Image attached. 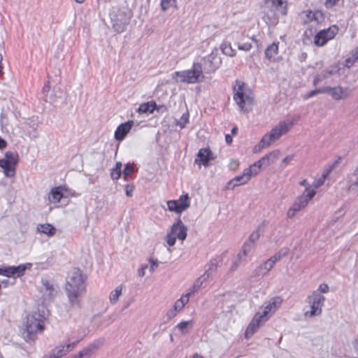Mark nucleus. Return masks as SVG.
I'll return each instance as SVG.
<instances>
[{"label":"nucleus","mask_w":358,"mask_h":358,"mask_svg":"<svg viewBox=\"0 0 358 358\" xmlns=\"http://www.w3.org/2000/svg\"><path fill=\"white\" fill-rule=\"evenodd\" d=\"M64 289L70 305L78 307L86 292L85 278L79 268H73L69 271Z\"/></svg>","instance_id":"1"},{"label":"nucleus","mask_w":358,"mask_h":358,"mask_svg":"<svg viewBox=\"0 0 358 358\" xmlns=\"http://www.w3.org/2000/svg\"><path fill=\"white\" fill-rule=\"evenodd\" d=\"M45 316L39 311H34L27 316L23 324V336L27 341H34L36 335L43 331Z\"/></svg>","instance_id":"2"},{"label":"nucleus","mask_w":358,"mask_h":358,"mask_svg":"<svg viewBox=\"0 0 358 358\" xmlns=\"http://www.w3.org/2000/svg\"><path fill=\"white\" fill-rule=\"evenodd\" d=\"M172 78L177 83H196L203 78L202 64L194 63L192 69L182 71H176L172 74Z\"/></svg>","instance_id":"3"},{"label":"nucleus","mask_w":358,"mask_h":358,"mask_svg":"<svg viewBox=\"0 0 358 358\" xmlns=\"http://www.w3.org/2000/svg\"><path fill=\"white\" fill-rule=\"evenodd\" d=\"M234 99L241 110L248 112L253 104L252 91L244 83L234 87Z\"/></svg>","instance_id":"4"},{"label":"nucleus","mask_w":358,"mask_h":358,"mask_svg":"<svg viewBox=\"0 0 358 358\" xmlns=\"http://www.w3.org/2000/svg\"><path fill=\"white\" fill-rule=\"evenodd\" d=\"M110 16L113 27L117 33H122L125 30L131 17L130 12L118 8H113Z\"/></svg>","instance_id":"5"},{"label":"nucleus","mask_w":358,"mask_h":358,"mask_svg":"<svg viewBox=\"0 0 358 358\" xmlns=\"http://www.w3.org/2000/svg\"><path fill=\"white\" fill-rule=\"evenodd\" d=\"M325 297L317 291L312 292L306 298V301L310 307V310H306L304 315L307 317L318 316L322 313Z\"/></svg>","instance_id":"6"},{"label":"nucleus","mask_w":358,"mask_h":358,"mask_svg":"<svg viewBox=\"0 0 358 358\" xmlns=\"http://www.w3.org/2000/svg\"><path fill=\"white\" fill-rule=\"evenodd\" d=\"M187 228L182 223L180 219L173 223L171 231L166 235V240L169 246H173L176 243V238L183 241L187 237Z\"/></svg>","instance_id":"7"},{"label":"nucleus","mask_w":358,"mask_h":358,"mask_svg":"<svg viewBox=\"0 0 358 358\" xmlns=\"http://www.w3.org/2000/svg\"><path fill=\"white\" fill-rule=\"evenodd\" d=\"M58 286L54 280L48 278L41 279L39 292L43 301H50L57 294Z\"/></svg>","instance_id":"8"},{"label":"nucleus","mask_w":358,"mask_h":358,"mask_svg":"<svg viewBox=\"0 0 358 358\" xmlns=\"http://www.w3.org/2000/svg\"><path fill=\"white\" fill-rule=\"evenodd\" d=\"M292 125L293 123L292 122H280L264 136L269 144L271 145L274 141L278 140L282 135L287 134L290 130Z\"/></svg>","instance_id":"9"},{"label":"nucleus","mask_w":358,"mask_h":358,"mask_svg":"<svg viewBox=\"0 0 358 358\" xmlns=\"http://www.w3.org/2000/svg\"><path fill=\"white\" fill-rule=\"evenodd\" d=\"M222 59L217 49L215 48L210 55L203 59V69L206 73L215 72L221 65Z\"/></svg>","instance_id":"10"},{"label":"nucleus","mask_w":358,"mask_h":358,"mask_svg":"<svg viewBox=\"0 0 358 358\" xmlns=\"http://www.w3.org/2000/svg\"><path fill=\"white\" fill-rule=\"evenodd\" d=\"M261 236L260 227L253 231L248 240L244 243L241 251L238 254L237 257L240 261H244L243 257L248 256L255 248V243Z\"/></svg>","instance_id":"11"},{"label":"nucleus","mask_w":358,"mask_h":358,"mask_svg":"<svg viewBox=\"0 0 358 358\" xmlns=\"http://www.w3.org/2000/svg\"><path fill=\"white\" fill-rule=\"evenodd\" d=\"M338 33V28L336 26L331 27L320 31L314 37V44L316 46L322 47L329 41L333 39Z\"/></svg>","instance_id":"12"},{"label":"nucleus","mask_w":358,"mask_h":358,"mask_svg":"<svg viewBox=\"0 0 358 358\" xmlns=\"http://www.w3.org/2000/svg\"><path fill=\"white\" fill-rule=\"evenodd\" d=\"M190 206L189 197L187 194L181 195L178 200L167 201L168 209L170 211L181 213Z\"/></svg>","instance_id":"13"},{"label":"nucleus","mask_w":358,"mask_h":358,"mask_svg":"<svg viewBox=\"0 0 358 358\" xmlns=\"http://www.w3.org/2000/svg\"><path fill=\"white\" fill-rule=\"evenodd\" d=\"M268 320L267 317L264 316L261 312H257L246 329L245 337L250 338Z\"/></svg>","instance_id":"14"},{"label":"nucleus","mask_w":358,"mask_h":358,"mask_svg":"<svg viewBox=\"0 0 358 358\" xmlns=\"http://www.w3.org/2000/svg\"><path fill=\"white\" fill-rule=\"evenodd\" d=\"M279 154V150H274L264 155L257 162L250 165L254 170V173L257 174L259 172L262 166H268L271 164L275 162L277 160Z\"/></svg>","instance_id":"15"},{"label":"nucleus","mask_w":358,"mask_h":358,"mask_svg":"<svg viewBox=\"0 0 358 358\" xmlns=\"http://www.w3.org/2000/svg\"><path fill=\"white\" fill-rule=\"evenodd\" d=\"M31 264H20L17 266H8L0 268V274L6 277L18 278L24 275L27 268H30Z\"/></svg>","instance_id":"16"},{"label":"nucleus","mask_w":358,"mask_h":358,"mask_svg":"<svg viewBox=\"0 0 358 358\" xmlns=\"http://www.w3.org/2000/svg\"><path fill=\"white\" fill-rule=\"evenodd\" d=\"M299 17L301 23L306 24L309 23L314 22L315 24H320L323 22L324 17V15L320 11H312V10H305L300 13Z\"/></svg>","instance_id":"17"},{"label":"nucleus","mask_w":358,"mask_h":358,"mask_svg":"<svg viewBox=\"0 0 358 358\" xmlns=\"http://www.w3.org/2000/svg\"><path fill=\"white\" fill-rule=\"evenodd\" d=\"M256 175L252 166H250L248 168L245 169L241 175L236 176L230 180L228 185H231V189H234L238 185L245 184L250 180L252 176Z\"/></svg>","instance_id":"18"},{"label":"nucleus","mask_w":358,"mask_h":358,"mask_svg":"<svg viewBox=\"0 0 358 358\" xmlns=\"http://www.w3.org/2000/svg\"><path fill=\"white\" fill-rule=\"evenodd\" d=\"M282 303V299L280 296L273 297L266 303L263 312L261 313L269 319L280 307Z\"/></svg>","instance_id":"19"},{"label":"nucleus","mask_w":358,"mask_h":358,"mask_svg":"<svg viewBox=\"0 0 358 358\" xmlns=\"http://www.w3.org/2000/svg\"><path fill=\"white\" fill-rule=\"evenodd\" d=\"M78 343V341H75L71 343L58 345L55 347L48 355L50 358L62 357L69 352L72 350L76 347Z\"/></svg>","instance_id":"20"},{"label":"nucleus","mask_w":358,"mask_h":358,"mask_svg":"<svg viewBox=\"0 0 358 358\" xmlns=\"http://www.w3.org/2000/svg\"><path fill=\"white\" fill-rule=\"evenodd\" d=\"M104 343V338H99L94 341L92 343L87 345L79 352L83 358H90L95 352L103 345Z\"/></svg>","instance_id":"21"},{"label":"nucleus","mask_w":358,"mask_h":358,"mask_svg":"<svg viewBox=\"0 0 358 358\" xmlns=\"http://www.w3.org/2000/svg\"><path fill=\"white\" fill-rule=\"evenodd\" d=\"M352 90L350 87L341 86L331 87L330 95L334 100L344 99L350 96Z\"/></svg>","instance_id":"22"},{"label":"nucleus","mask_w":358,"mask_h":358,"mask_svg":"<svg viewBox=\"0 0 358 358\" xmlns=\"http://www.w3.org/2000/svg\"><path fill=\"white\" fill-rule=\"evenodd\" d=\"M134 125V122L130 120L119 125L115 132V138L117 141H122L129 132Z\"/></svg>","instance_id":"23"},{"label":"nucleus","mask_w":358,"mask_h":358,"mask_svg":"<svg viewBox=\"0 0 358 358\" xmlns=\"http://www.w3.org/2000/svg\"><path fill=\"white\" fill-rule=\"evenodd\" d=\"M212 152L209 148H201L199 150L197 157L195 159V163L205 166L208 165L209 161L212 159Z\"/></svg>","instance_id":"24"},{"label":"nucleus","mask_w":358,"mask_h":358,"mask_svg":"<svg viewBox=\"0 0 358 358\" xmlns=\"http://www.w3.org/2000/svg\"><path fill=\"white\" fill-rule=\"evenodd\" d=\"M264 18L268 25H274L277 24L278 17L281 15V13H279L278 9L275 7L269 6L268 10L264 11Z\"/></svg>","instance_id":"25"},{"label":"nucleus","mask_w":358,"mask_h":358,"mask_svg":"<svg viewBox=\"0 0 358 358\" xmlns=\"http://www.w3.org/2000/svg\"><path fill=\"white\" fill-rule=\"evenodd\" d=\"M307 205L306 204V201L303 200V198H297L296 201L292 204V206L289 208L287 213V215L288 217L292 218L295 216L297 212L300 211L301 209L305 208Z\"/></svg>","instance_id":"26"},{"label":"nucleus","mask_w":358,"mask_h":358,"mask_svg":"<svg viewBox=\"0 0 358 358\" xmlns=\"http://www.w3.org/2000/svg\"><path fill=\"white\" fill-rule=\"evenodd\" d=\"M265 56L270 61L278 59V43L273 42L265 50Z\"/></svg>","instance_id":"27"},{"label":"nucleus","mask_w":358,"mask_h":358,"mask_svg":"<svg viewBox=\"0 0 358 358\" xmlns=\"http://www.w3.org/2000/svg\"><path fill=\"white\" fill-rule=\"evenodd\" d=\"M273 266L274 265L267 259L255 269V274L256 276H264L273 268Z\"/></svg>","instance_id":"28"},{"label":"nucleus","mask_w":358,"mask_h":358,"mask_svg":"<svg viewBox=\"0 0 358 358\" xmlns=\"http://www.w3.org/2000/svg\"><path fill=\"white\" fill-rule=\"evenodd\" d=\"M37 232L43 234L48 236H53L56 233V229L50 224H39L36 227Z\"/></svg>","instance_id":"29"},{"label":"nucleus","mask_w":358,"mask_h":358,"mask_svg":"<svg viewBox=\"0 0 358 358\" xmlns=\"http://www.w3.org/2000/svg\"><path fill=\"white\" fill-rule=\"evenodd\" d=\"M63 198V194L62 192V187H57L51 189L48 195V200L52 203H58Z\"/></svg>","instance_id":"30"},{"label":"nucleus","mask_w":358,"mask_h":358,"mask_svg":"<svg viewBox=\"0 0 358 358\" xmlns=\"http://www.w3.org/2000/svg\"><path fill=\"white\" fill-rule=\"evenodd\" d=\"M266 3L268 6L275 7L278 9L281 15L284 16L287 14V5L282 0H268Z\"/></svg>","instance_id":"31"},{"label":"nucleus","mask_w":358,"mask_h":358,"mask_svg":"<svg viewBox=\"0 0 358 358\" xmlns=\"http://www.w3.org/2000/svg\"><path fill=\"white\" fill-rule=\"evenodd\" d=\"M0 167L3 169L4 174L6 177L13 178L15 176V166L7 162L3 159H0Z\"/></svg>","instance_id":"32"},{"label":"nucleus","mask_w":358,"mask_h":358,"mask_svg":"<svg viewBox=\"0 0 358 358\" xmlns=\"http://www.w3.org/2000/svg\"><path fill=\"white\" fill-rule=\"evenodd\" d=\"M208 273L207 274H203L201 276L198 278L194 282L192 287L191 289L190 292H192V294H194L195 292L199 290V289L201 287L203 283L206 282L208 280Z\"/></svg>","instance_id":"33"},{"label":"nucleus","mask_w":358,"mask_h":358,"mask_svg":"<svg viewBox=\"0 0 358 358\" xmlns=\"http://www.w3.org/2000/svg\"><path fill=\"white\" fill-rule=\"evenodd\" d=\"M122 292V285H118L115 289L112 291L109 296V300L111 304H115L119 297L121 296Z\"/></svg>","instance_id":"34"},{"label":"nucleus","mask_w":358,"mask_h":358,"mask_svg":"<svg viewBox=\"0 0 358 358\" xmlns=\"http://www.w3.org/2000/svg\"><path fill=\"white\" fill-rule=\"evenodd\" d=\"M315 188L306 187L303 193L299 198H303V200L306 201V204L307 205L308 201L315 195Z\"/></svg>","instance_id":"35"},{"label":"nucleus","mask_w":358,"mask_h":358,"mask_svg":"<svg viewBox=\"0 0 358 358\" xmlns=\"http://www.w3.org/2000/svg\"><path fill=\"white\" fill-rule=\"evenodd\" d=\"M220 49L223 54L229 57H234L236 55V50L232 48L229 43L224 42L220 46Z\"/></svg>","instance_id":"36"},{"label":"nucleus","mask_w":358,"mask_h":358,"mask_svg":"<svg viewBox=\"0 0 358 358\" xmlns=\"http://www.w3.org/2000/svg\"><path fill=\"white\" fill-rule=\"evenodd\" d=\"M331 170L332 167L330 166L328 169L324 171L322 175L318 179L315 180L313 183V187L315 189H317L324 183L327 177L328 176Z\"/></svg>","instance_id":"37"},{"label":"nucleus","mask_w":358,"mask_h":358,"mask_svg":"<svg viewBox=\"0 0 358 358\" xmlns=\"http://www.w3.org/2000/svg\"><path fill=\"white\" fill-rule=\"evenodd\" d=\"M339 71V68L336 65H332L325 69L322 73V78L327 79L330 78L331 76L338 73Z\"/></svg>","instance_id":"38"},{"label":"nucleus","mask_w":358,"mask_h":358,"mask_svg":"<svg viewBox=\"0 0 358 358\" xmlns=\"http://www.w3.org/2000/svg\"><path fill=\"white\" fill-rule=\"evenodd\" d=\"M218 266V260L217 259H211L207 264V269L203 274L208 273V278H210L211 273H215Z\"/></svg>","instance_id":"39"},{"label":"nucleus","mask_w":358,"mask_h":358,"mask_svg":"<svg viewBox=\"0 0 358 358\" xmlns=\"http://www.w3.org/2000/svg\"><path fill=\"white\" fill-rule=\"evenodd\" d=\"M155 103H144L139 106L138 111L141 113H152L155 110Z\"/></svg>","instance_id":"40"},{"label":"nucleus","mask_w":358,"mask_h":358,"mask_svg":"<svg viewBox=\"0 0 358 358\" xmlns=\"http://www.w3.org/2000/svg\"><path fill=\"white\" fill-rule=\"evenodd\" d=\"M3 159L15 166L18 161V155L17 154L13 153L12 152H7L5 154V158H3Z\"/></svg>","instance_id":"41"},{"label":"nucleus","mask_w":358,"mask_h":358,"mask_svg":"<svg viewBox=\"0 0 358 358\" xmlns=\"http://www.w3.org/2000/svg\"><path fill=\"white\" fill-rule=\"evenodd\" d=\"M271 145L269 143L266 141V139L263 136L261 139V141L259 142L257 145H256L253 148V152L254 153H258L262 151L265 148H267L270 146Z\"/></svg>","instance_id":"42"},{"label":"nucleus","mask_w":358,"mask_h":358,"mask_svg":"<svg viewBox=\"0 0 358 358\" xmlns=\"http://www.w3.org/2000/svg\"><path fill=\"white\" fill-rule=\"evenodd\" d=\"M122 163L120 162H117L115 164V168L112 170L110 176L113 180H118L122 173Z\"/></svg>","instance_id":"43"},{"label":"nucleus","mask_w":358,"mask_h":358,"mask_svg":"<svg viewBox=\"0 0 358 358\" xmlns=\"http://www.w3.org/2000/svg\"><path fill=\"white\" fill-rule=\"evenodd\" d=\"M188 121H189V113H185L182 114V115L180 117V120H176V124L179 126L180 127V129H183L185 127L186 124L188 122Z\"/></svg>","instance_id":"44"},{"label":"nucleus","mask_w":358,"mask_h":358,"mask_svg":"<svg viewBox=\"0 0 358 358\" xmlns=\"http://www.w3.org/2000/svg\"><path fill=\"white\" fill-rule=\"evenodd\" d=\"M176 0H161V8L163 11H166L169 8L174 6Z\"/></svg>","instance_id":"45"},{"label":"nucleus","mask_w":358,"mask_h":358,"mask_svg":"<svg viewBox=\"0 0 358 358\" xmlns=\"http://www.w3.org/2000/svg\"><path fill=\"white\" fill-rule=\"evenodd\" d=\"M351 57L346 59L347 65H352L354 62L358 60V46L352 51Z\"/></svg>","instance_id":"46"},{"label":"nucleus","mask_w":358,"mask_h":358,"mask_svg":"<svg viewBox=\"0 0 358 358\" xmlns=\"http://www.w3.org/2000/svg\"><path fill=\"white\" fill-rule=\"evenodd\" d=\"M134 171V166L131 164H127L123 171L124 178L126 180H128V177L130 176Z\"/></svg>","instance_id":"47"},{"label":"nucleus","mask_w":358,"mask_h":358,"mask_svg":"<svg viewBox=\"0 0 358 358\" xmlns=\"http://www.w3.org/2000/svg\"><path fill=\"white\" fill-rule=\"evenodd\" d=\"M193 324V321L192 320H189V321H182L181 322H180L179 324H178L177 325V327L183 333H186V328L187 327V326L189 324Z\"/></svg>","instance_id":"48"},{"label":"nucleus","mask_w":358,"mask_h":358,"mask_svg":"<svg viewBox=\"0 0 358 358\" xmlns=\"http://www.w3.org/2000/svg\"><path fill=\"white\" fill-rule=\"evenodd\" d=\"M192 295V292H189L188 293L183 294L180 299L177 300L182 306H185L189 301L190 296Z\"/></svg>","instance_id":"49"},{"label":"nucleus","mask_w":358,"mask_h":358,"mask_svg":"<svg viewBox=\"0 0 358 358\" xmlns=\"http://www.w3.org/2000/svg\"><path fill=\"white\" fill-rule=\"evenodd\" d=\"M149 262L150 263V266L149 271L152 273L158 267L159 262H158L157 259H154L152 258H149Z\"/></svg>","instance_id":"50"},{"label":"nucleus","mask_w":358,"mask_h":358,"mask_svg":"<svg viewBox=\"0 0 358 358\" xmlns=\"http://www.w3.org/2000/svg\"><path fill=\"white\" fill-rule=\"evenodd\" d=\"M238 48L240 50H243V51L248 52V51L250 50V49L252 48V45L249 43H245L243 44L238 43Z\"/></svg>","instance_id":"51"},{"label":"nucleus","mask_w":358,"mask_h":358,"mask_svg":"<svg viewBox=\"0 0 358 358\" xmlns=\"http://www.w3.org/2000/svg\"><path fill=\"white\" fill-rule=\"evenodd\" d=\"M289 252V249L288 248H281L276 254L280 257V258L282 259L288 255Z\"/></svg>","instance_id":"52"},{"label":"nucleus","mask_w":358,"mask_h":358,"mask_svg":"<svg viewBox=\"0 0 358 358\" xmlns=\"http://www.w3.org/2000/svg\"><path fill=\"white\" fill-rule=\"evenodd\" d=\"M329 287L328 285L324 283V284H321L316 291H317L320 294H321V293L325 294L329 292Z\"/></svg>","instance_id":"53"},{"label":"nucleus","mask_w":358,"mask_h":358,"mask_svg":"<svg viewBox=\"0 0 358 358\" xmlns=\"http://www.w3.org/2000/svg\"><path fill=\"white\" fill-rule=\"evenodd\" d=\"M134 190V185H127L125 186V193L127 196L131 197L132 196V193H133Z\"/></svg>","instance_id":"54"},{"label":"nucleus","mask_w":358,"mask_h":358,"mask_svg":"<svg viewBox=\"0 0 358 358\" xmlns=\"http://www.w3.org/2000/svg\"><path fill=\"white\" fill-rule=\"evenodd\" d=\"M148 268L147 264H143L141 266V267L138 270V275L139 277L142 278L145 274V269Z\"/></svg>","instance_id":"55"},{"label":"nucleus","mask_w":358,"mask_h":358,"mask_svg":"<svg viewBox=\"0 0 358 358\" xmlns=\"http://www.w3.org/2000/svg\"><path fill=\"white\" fill-rule=\"evenodd\" d=\"M339 0H327L325 2V6L328 8H332L337 4Z\"/></svg>","instance_id":"56"},{"label":"nucleus","mask_w":358,"mask_h":358,"mask_svg":"<svg viewBox=\"0 0 358 358\" xmlns=\"http://www.w3.org/2000/svg\"><path fill=\"white\" fill-rule=\"evenodd\" d=\"M323 80H325V78H322V73H321L320 75L315 76L313 80V85H317L320 82H322Z\"/></svg>","instance_id":"57"},{"label":"nucleus","mask_w":358,"mask_h":358,"mask_svg":"<svg viewBox=\"0 0 358 358\" xmlns=\"http://www.w3.org/2000/svg\"><path fill=\"white\" fill-rule=\"evenodd\" d=\"M331 87H323L318 88V91H319L320 94L327 93V94H329V95L331 93Z\"/></svg>","instance_id":"58"},{"label":"nucleus","mask_w":358,"mask_h":358,"mask_svg":"<svg viewBox=\"0 0 358 358\" xmlns=\"http://www.w3.org/2000/svg\"><path fill=\"white\" fill-rule=\"evenodd\" d=\"M281 259V258H280V257L278 256V255L275 253L274 255H273L272 257H271L268 260L273 264L275 265V264L276 262H278V261H280Z\"/></svg>","instance_id":"59"},{"label":"nucleus","mask_w":358,"mask_h":358,"mask_svg":"<svg viewBox=\"0 0 358 358\" xmlns=\"http://www.w3.org/2000/svg\"><path fill=\"white\" fill-rule=\"evenodd\" d=\"M317 94H320V93H319L318 89H316V90L310 91L308 94H306L305 96V98L309 99V98L314 96L315 95H316Z\"/></svg>","instance_id":"60"},{"label":"nucleus","mask_w":358,"mask_h":358,"mask_svg":"<svg viewBox=\"0 0 358 358\" xmlns=\"http://www.w3.org/2000/svg\"><path fill=\"white\" fill-rule=\"evenodd\" d=\"M183 306H182L178 301H176L174 305H173V309L176 310L177 311V313H178L179 311H180L182 308H183Z\"/></svg>","instance_id":"61"},{"label":"nucleus","mask_w":358,"mask_h":358,"mask_svg":"<svg viewBox=\"0 0 358 358\" xmlns=\"http://www.w3.org/2000/svg\"><path fill=\"white\" fill-rule=\"evenodd\" d=\"M50 89V84L49 81H47V83L44 85L42 92L43 94H45L46 92H48Z\"/></svg>","instance_id":"62"},{"label":"nucleus","mask_w":358,"mask_h":358,"mask_svg":"<svg viewBox=\"0 0 358 358\" xmlns=\"http://www.w3.org/2000/svg\"><path fill=\"white\" fill-rule=\"evenodd\" d=\"M177 313H178L177 311L176 310H174L173 308H172L168 311L167 317L169 318H171V317H174L175 315H176Z\"/></svg>","instance_id":"63"},{"label":"nucleus","mask_w":358,"mask_h":358,"mask_svg":"<svg viewBox=\"0 0 358 358\" xmlns=\"http://www.w3.org/2000/svg\"><path fill=\"white\" fill-rule=\"evenodd\" d=\"M238 163L237 161L236 160H233L231 161V162L230 163V169H236V167L238 166Z\"/></svg>","instance_id":"64"}]
</instances>
